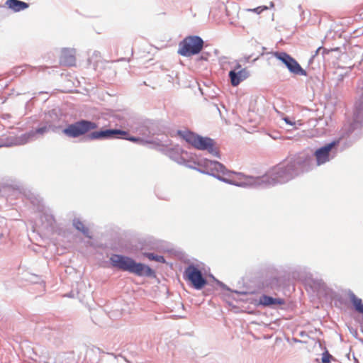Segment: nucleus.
<instances>
[{
	"label": "nucleus",
	"instance_id": "obj_1",
	"mask_svg": "<svg viewBox=\"0 0 363 363\" xmlns=\"http://www.w3.org/2000/svg\"><path fill=\"white\" fill-rule=\"evenodd\" d=\"M110 261L113 267L138 276H151L154 273L153 270L148 266L137 263L128 257L113 255L110 257Z\"/></svg>",
	"mask_w": 363,
	"mask_h": 363
},
{
	"label": "nucleus",
	"instance_id": "obj_2",
	"mask_svg": "<svg viewBox=\"0 0 363 363\" xmlns=\"http://www.w3.org/2000/svg\"><path fill=\"white\" fill-rule=\"evenodd\" d=\"M286 160L269 169L258 182L259 184L274 185L291 179L294 175Z\"/></svg>",
	"mask_w": 363,
	"mask_h": 363
},
{
	"label": "nucleus",
	"instance_id": "obj_3",
	"mask_svg": "<svg viewBox=\"0 0 363 363\" xmlns=\"http://www.w3.org/2000/svg\"><path fill=\"white\" fill-rule=\"evenodd\" d=\"M183 138L194 147L201 150H208L210 153L218 155V151L214 147L213 140L207 137H201L192 132H186Z\"/></svg>",
	"mask_w": 363,
	"mask_h": 363
},
{
	"label": "nucleus",
	"instance_id": "obj_4",
	"mask_svg": "<svg viewBox=\"0 0 363 363\" xmlns=\"http://www.w3.org/2000/svg\"><path fill=\"white\" fill-rule=\"evenodd\" d=\"M203 46V40L199 36L186 37L179 44L178 53L184 57H190L199 53Z\"/></svg>",
	"mask_w": 363,
	"mask_h": 363
},
{
	"label": "nucleus",
	"instance_id": "obj_5",
	"mask_svg": "<svg viewBox=\"0 0 363 363\" xmlns=\"http://www.w3.org/2000/svg\"><path fill=\"white\" fill-rule=\"evenodd\" d=\"M97 124L94 122L81 120L69 125L62 132L68 137L77 138L97 128Z\"/></svg>",
	"mask_w": 363,
	"mask_h": 363
},
{
	"label": "nucleus",
	"instance_id": "obj_6",
	"mask_svg": "<svg viewBox=\"0 0 363 363\" xmlns=\"http://www.w3.org/2000/svg\"><path fill=\"white\" fill-rule=\"evenodd\" d=\"M90 140H99L103 138H123L131 142L138 143L141 141L140 138L130 137L128 132L121 130H105L94 131L88 135Z\"/></svg>",
	"mask_w": 363,
	"mask_h": 363
},
{
	"label": "nucleus",
	"instance_id": "obj_7",
	"mask_svg": "<svg viewBox=\"0 0 363 363\" xmlns=\"http://www.w3.org/2000/svg\"><path fill=\"white\" fill-rule=\"evenodd\" d=\"M286 161L294 176L308 171L311 165L310 157L305 155L294 156V157L286 160Z\"/></svg>",
	"mask_w": 363,
	"mask_h": 363
},
{
	"label": "nucleus",
	"instance_id": "obj_8",
	"mask_svg": "<svg viewBox=\"0 0 363 363\" xmlns=\"http://www.w3.org/2000/svg\"><path fill=\"white\" fill-rule=\"evenodd\" d=\"M275 57L281 60L288 68L290 72L301 76H306L307 73L298 62L286 52H275Z\"/></svg>",
	"mask_w": 363,
	"mask_h": 363
},
{
	"label": "nucleus",
	"instance_id": "obj_9",
	"mask_svg": "<svg viewBox=\"0 0 363 363\" xmlns=\"http://www.w3.org/2000/svg\"><path fill=\"white\" fill-rule=\"evenodd\" d=\"M184 276L196 289H201L206 284L201 271L194 266H189L185 269Z\"/></svg>",
	"mask_w": 363,
	"mask_h": 363
},
{
	"label": "nucleus",
	"instance_id": "obj_10",
	"mask_svg": "<svg viewBox=\"0 0 363 363\" xmlns=\"http://www.w3.org/2000/svg\"><path fill=\"white\" fill-rule=\"evenodd\" d=\"M338 143L339 140H335L315 151L314 156L315 157L318 165L325 164L330 160V152L334 147L337 145Z\"/></svg>",
	"mask_w": 363,
	"mask_h": 363
},
{
	"label": "nucleus",
	"instance_id": "obj_11",
	"mask_svg": "<svg viewBox=\"0 0 363 363\" xmlns=\"http://www.w3.org/2000/svg\"><path fill=\"white\" fill-rule=\"evenodd\" d=\"M60 62L64 66H74L76 64L74 50L69 49L63 50L60 57Z\"/></svg>",
	"mask_w": 363,
	"mask_h": 363
},
{
	"label": "nucleus",
	"instance_id": "obj_12",
	"mask_svg": "<svg viewBox=\"0 0 363 363\" xmlns=\"http://www.w3.org/2000/svg\"><path fill=\"white\" fill-rule=\"evenodd\" d=\"M231 84L233 86H238L241 82L245 80L248 77V72L246 69H242L238 72L232 70L229 72Z\"/></svg>",
	"mask_w": 363,
	"mask_h": 363
},
{
	"label": "nucleus",
	"instance_id": "obj_13",
	"mask_svg": "<svg viewBox=\"0 0 363 363\" xmlns=\"http://www.w3.org/2000/svg\"><path fill=\"white\" fill-rule=\"evenodd\" d=\"M259 303L264 306H269L272 305H282L284 301L281 298H274L269 296L263 295L260 296Z\"/></svg>",
	"mask_w": 363,
	"mask_h": 363
},
{
	"label": "nucleus",
	"instance_id": "obj_14",
	"mask_svg": "<svg viewBox=\"0 0 363 363\" xmlns=\"http://www.w3.org/2000/svg\"><path fill=\"white\" fill-rule=\"evenodd\" d=\"M6 5L14 11H20L28 7V4L19 0H7Z\"/></svg>",
	"mask_w": 363,
	"mask_h": 363
},
{
	"label": "nucleus",
	"instance_id": "obj_15",
	"mask_svg": "<svg viewBox=\"0 0 363 363\" xmlns=\"http://www.w3.org/2000/svg\"><path fill=\"white\" fill-rule=\"evenodd\" d=\"M206 167L209 168L211 171H212V174H219L221 173L223 174H225V167L218 162L216 161H208L206 163Z\"/></svg>",
	"mask_w": 363,
	"mask_h": 363
},
{
	"label": "nucleus",
	"instance_id": "obj_16",
	"mask_svg": "<svg viewBox=\"0 0 363 363\" xmlns=\"http://www.w3.org/2000/svg\"><path fill=\"white\" fill-rule=\"evenodd\" d=\"M350 301L354 305L355 310L360 313L363 314V303L361 298H358L354 293L349 294Z\"/></svg>",
	"mask_w": 363,
	"mask_h": 363
},
{
	"label": "nucleus",
	"instance_id": "obj_17",
	"mask_svg": "<svg viewBox=\"0 0 363 363\" xmlns=\"http://www.w3.org/2000/svg\"><path fill=\"white\" fill-rule=\"evenodd\" d=\"M73 225L78 230L81 231L85 236L91 238L89 230L84 224L79 219H75L73 221Z\"/></svg>",
	"mask_w": 363,
	"mask_h": 363
},
{
	"label": "nucleus",
	"instance_id": "obj_18",
	"mask_svg": "<svg viewBox=\"0 0 363 363\" xmlns=\"http://www.w3.org/2000/svg\"><path fill=\"white\" fill-rule=\"evenodd\" d=\"M48 130H49V128L48 126L45 125V126L37 128L35 131L33 130L28 133L25 134L24 137H26V138L28 140L32 139L35 135V134L43 135L45 133H47L48 131Z\"/></svg>",
	"mask_w": 363,
	"mask_h": 363
},
{
	"label": "nucleus",
	"instance_id": "obj_19",
	"mask_svg": "<svg viewBox=\"0 0 363 363\" xmlns=\"http://www.w3.org/2000/svg\"><path fill=\"white\" fill-rule=\"evenodd\" d=\"M145 256L150 259V260H155L158 262L164 263L165 259L163 256L160 255H155L153 253H146Z\"/></svg>",
	"mask_w": 363,
	"mask_h": 363
},
{
	"label": "nucleus",
	"instance_id": "obj_20",
	"mask_svg": "<svg viewBox=\"0 0 363 363\" xmlns=\"http://www.w3.org/2000/svg\"><path fill=\"white\" fill-rule=\"evenodd\" d=\"M330 357H331V355L329 354L328 352L324 353L323 357H322V362L323 363H328V362H330Z\"/></svg>",
	"mask_w": 363,
	"mask_h": 363
},
{
	"label": "nucleus",
	"instance_id": "obj_21",
	"mask_svg": "<svg viewBox=\"0 0 363 363\" xmlns=\"http://www.w3.org/2000/svg\"><path fill=\"white\" fill-rule=\"evenodd\" d=\"M264 9H262L261 7H257V8H255L254 9H249V11H253V12H255V13H261Z\"/></svg>",
	"mask_w": 363,
	"mask_h": 363
},
{
	"label": "nucleus",
	"instance_id": "obj_22",
	"mask_svg": "<svg viewBox=\"0 0 363 363\" xmlns=\"http://www.w3.org/2000/svg\"><path fill=\"white\" fill-rule=\"evenodd\" d=\"M284 121L289 124V125H295L296 123H293L292 121H291L288 118H284Z\"/></svg>",
	"mask_w": 363,
	"mask_h": 363
},
{
	"label": "nucleus",
	"instance_id": "obj_23",
	"mask_svg": "<svg viewBox=\"0 0 363 363\" xmlns=\"http://www.w3.org/2000/svg\"><path fill=\"white\" fill-rule=\"evenodd\" d=\"M320 48H321L320 47V48H318L317 49V50H316V52H315V55H318V52H319V50H320Z\"/></svg>",
	"mask_w": 363,
	"mask_h": 363
},
{
	"label": "nucleus",
	"instance_id": "obj_24",
	"mask_svg": "<svg viewBox=\"0 0 363 363\" xmlns=\"http://www.w3.org/2000/svg\"><path fill=\"white\" fill-rule=\"evenodd\" d=\"M298 125H301L303 123H301V121H298Z\"/></svg>",
	"mask_w": 363,
	"mask_h": 363
},
{
	"label": "nucleus",
	"instance_id": "obj_25",
	"mask_svg": "<svg viewBox=\"0 0 363 363\" xmlns=\"http://www.w3.org/2000/svg\"><path fill=\"white\" fill-rule=\"evenodd\" d=\"M360 16L363 17V11H362V13L360 14Z\"/></svg>",
	"mask_w": 363,
	"mask_h": 363
}]
</instances>
